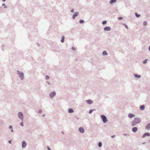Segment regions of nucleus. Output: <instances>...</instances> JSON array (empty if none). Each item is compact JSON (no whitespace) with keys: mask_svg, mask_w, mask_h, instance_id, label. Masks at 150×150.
Here are the masks:
<instances>
[{"mask_svg":"<svg viewBox=\"0 0 150 150\" xmlns=\"http://www.w3.org/2000/svg\"><path fill=\"white\" fill-rule=\"evenodd\" d=\"M42 112V110H40H40H39L38 111V113L40 114V113H41Z\"/></svg>","mask_w":150,"mask_h":150,"instance_id":"31","label":"nucleus"},{"mask_svg":"<svg viewBox=\"0 0 150 150\" xmlns=\"http://www.w3.org/2000/svg\"><path fill=\"white\" fill-rule=\"evenodd\" d=\"M134 76L136 78H140L141 77V76L140 75H138L136 74H134Z\"/></svg>","mask_w":150,"mask_h":150,"instance_id":"16","label":"nucleus"},{"mask_svg":"<svg viewBox=\"0 0 150 150\" xmlns=\"http://www.w3.org/2000/svg\"><path fill=\"white\" fill-rule=\"evenodd\" d=\"M79 14V13L78 12H75L74 13V14L72 16V18L74 19Z\"/></svg>","mask_w":150,"mask_h":150,"instance_id":"8","label":"nucleus"},{"mask_svg":"<svg viewBox=\"0 0 150 150\" xmlns=\"http://www.w3.org/2000/svg\"><path fill=\"white\" fill-rule=\"evenodd\" d=\"M84 22V21L82 20H80L79 21V23L81 24L83 23Z\"/></svg>","mask_w":150,"mask_h":150,"instance_id":"27","label":"nucleus"},{"mask_svg":"<svg viewBox=\"0 0 150 150\" xmlns=\"http://www.w3.org/2000/svg\"><path fill=\"white\" fill-rule=\"evenodd\" d=\"M102 54L103 56H105L107 55L108 54V53L106 51H104L102 52Z\"/></svg>","mask_w":150,"mask_h":150,"instance_id":"19","label":"nucleus"},{"mask_svg":"<svg viewBox=\"0 0 150 150\" xmlns=\"http://www.w3.org/2000/svg\"><path fill=\"white\" fill-rule=\"evenodd\" d=\"M124 135H125V136H129V134H123Z\"/></svg>","mask_w":150,"mask_h":150,"instance_id":"42","label":"nucleus"},{"mask_svg":"<svg viewBox=\"0 0 150 150\" xmlns=\"http://www.w3.org/2000/svg\"><path fill=\"white\" fill-rule=\"evenodd\" d=\"M123 25H124L125 26V27L127 28V29H128V27L127 26V25H126L125 24H123Z\"/></svg>","mask_w":150,"mask_h":150,"instance_id":"32","label":"nucleus"},{"mask_svg":"<svg viewBox=\"0 0 150 150\" xmlns=\"http://www.w3.org/2000/svg\"><path fill=\"white\" fill-rule=\"evenodd\" d=\"M27 145V144L25 141L24 140L22 142V147L24 149L25 148Z\"/></svg>","mask_w":150,"mask_h":150,"instance_id":"6","label":"nucleus"},{"mask_svg":"<svg viewBox=\"0 0 150 150\" xmlns=\"http://www.w3.org/2000/svg\"><path fill=\"white\" fill-rule=\"evenodd\" d=\"M138 130V128L136 127H133L132 129V132H136Z\"/></svg>","mask_w":150,"mask_h":150,"instance_id":"14","label":"nucleus"},{"mask_svg":"<svg viewBox=\"0 0 150 150\" xmlns=\"http://www.w3.org/2000/svg\"><path fill=\"white\" fill-rule=\"evenodd\" d=\"M147 22L146 21H144L143 22V25L144 26H146L147 24Z\"/></svg>","mask_w":150,"mask_h":150,"instance_id":"28","label":"nucleus"},{"mask_svg":"<svg viewBox=\"0 0 150 150\" xmlns=\"http://www.w3.org/2000/svg\"><path fill=\"white\" fill-rule=\"evenodd\" d=\"M102 146V143L101 142H99L98 143V146L99 147H100Z\"/></svg>","mask_w":150,"mask_h":150,"instance_id":"22","label":"nucleus"},{"mask_svg":"<svg viewBox=\"0 0 150 150\" xmlns=\"http://www.w3.org/2000/svg\"><path fill=\"white\" fill-rule=\"evenodd\" d=\"M128 117L130 118H132L135 116V115L132 113H129L128 115Z\"/></svg>","mask_w":150,"mask_h":150,"instance_id":"13","label":"nucleus"},{"mask_svg":"<svg viewBox=\"0 0 150 150\" xmlns=\"http://www.w3.org/2000/svg\"><path fill=\"white\" fill-rule=\"evenodd\" d=\"M56 95V93L55 91H52L51 92L49 95L50 97V98H53Z\"/></svg>","mask_w":150,"mask_h":150,"instance_id":"5","label":"nucleus"},{"mask_svg":"<svg viewBox=\"0 0 150 150\" xmlns=\"http://www.w3.org/2000/svg\"><path fill=\"white\" fill-rule=\"evenodd\" d=\"M11 140H9L8 141V143L10 144H11Z\"/></svg>","mask_w":150,"mask_h":150,"instance_id":"39","label":"nucleus"},{"mask_svg":"<svg viewBox=\"0 0 150 150\" xmlns=\"http://www.w3.org/2000/svg\"><path fill=\"white\" fill-rule=\"evenodd\" d=\"M9 128L11 129V132H13V127L11 125H10L9 126Z\"/></svg>","mask_w":150,"mask_h":150,"instance_id":"21","label":"nucleus"},{"mask_svg":"<svg viewBox=\"0 0 150 150\" xmlns=\"http://www.w3.org/2000/svg\"><path fill=\"white\" fill-rule=\"evenodd\" d=\"M86 101L87 103L90 105L91 104L93 103L92 100L90 99L86 100Z\"/></svg>","mask_w":150,"mask_h":150,"instance_id":"11","label":"nucleus"},{"mask_svg":"<svg viewBox=\"0 0 150 150\" xmlns=\"http://www.w3.org/2000/svg\"><path fill=\"white\" fill-rule=\"evenodd\" d=\"M150 136V134L148 132H146L144 134L142 135V137L143 138H145L146 136Z\"/></svg>","mask_w":150,"mask_h":150,"instance_id":"9","label":"nucleus"},{"mask_svg":"<svg viewBox=\"0 0 150 150\" xmlns=\"http://www.w3.org/2000/svg\"><path fill=\"white\" fill-rule=\"evenodd\" d=\"M135 15L137 18H139L140 16V15L138 14L137 13H135Z\"/></svg>","mask_w":150,"mask_h":150,"instance_id":"23","label":"nucleus"},{"mask_svg":"<svg viewBox=\"0 0 150 150\" xmlns=\"http://www.w3.org/2000/svg\"><path fill=\"white\" fill-rule=\"evenodd\" d=\"M23 122H21V123H20V125L22 126V127H23L24 126V125H23Z\"/></svg>","mask_w":150,"mask_h":150,"instance_id":"33","label":"nucleus"},{"mask_svg":"<svg viewBox=\"0 0 150 150\" xmlns=\"http://www.w3.org/2000/svg\"><path fill=\"white\" fill-rule=\"evenodd\" d=\"M45 116V114H44V115H42V117H44V116Z\"/></svg>","mask_w":150,"mask_h":150,"instance_id":"45","label":"nucleus"},{"mask_svg":"<svg viewBox=\"0 0 150 150\" xmlns=\"http://www.w3.org/2000/svg\"><path fill=\"white\" fill-rule=\"evenodd\" d=\"M100 117L103 123H105L108 121L105 115H101Z\"/></svg>","mask_w":150,"mask_h":150,"instance_id":"4","label":"nucleus"},{"mask_svg":"<svg viewBox=\"0 0 150 150\" xmlns=\"http://www.w3.org/2000/svg\"><path fill=\"white\" fill-rule=\"evenodd\" d=\"M71 49L73 51H75L76 50V49H75V48L73 47H71Z\"/></svg>","mask_w":150,"mask_h":150,"instance_id":"35","label":"nucleus"},{"mask_svg":"<svg viewBox=\"0 0 150 150\" xmlns=\"http://www.w3.org/2000/svg\"><path fill=\"white\" fill-rule=\"evenodd\" d=\"M105 31H109L111 30V28L109 26H106L104 28Z\"/></svg>","mask_w":150,"mask_h":150,"instance_id":"10","label":"nucleus"},{"mask_svg":"<svg viewBox=\"0 0 150 150\" xmlns=\"http://www.w3.org/2000/svg\"><path fill=\"white\" fill-rule=\"evenodd\" d=\"M141 121V120L140 118L135 117L134 119V120L132 121V126H135L137 124L140 123Z\"/></svg>","mask_w":150,"mask_h":150,"instance_id":"1","label":"nucleus"},{"mask_svg":"<svg viewBox=\"0 0 150 150\" xmlns=\"http://www.w3.org/2000/svg\"><path fill=\"white\" fill-rule=\"evenodd\" d=\"M68 112L69 113H72L74 112V111L72 108H70L68 109Z\"/></svg>","mask_w":150,"mask_h":150,"instance_id":"15","label":"nucleus"},{"mask_svg":"<svg viewBox=\"0 0 150 150\" xmlns=\"http://www.w3.org/2000/svg\"><path fill=\"white\" fill-rule=\"evenodd\" d=\"M118 19L119 20H121L123 19V18L121 17H118Z\"/></svg>","mask_w":150,"mask_h":150,"instance_id":"34","label":"nucleus"},{"mask_svg":"<svg viewBox=\"0 0 150 150\" xmlns=\"http://www.w3.org/2000/svg\"><path fill=\"white\" fill-rule=\"evenodd\" d=\"M145 108V106L144 105L140 106V109L141 110H143Z\"/></svg>","mask_w":150,"mask_h":150,"instance_id":"17","label":"nucleus"},{"mask_svg":"<svg viewBox=\"0 0 150 150\" xmlns=\"http://www.w3.org/2000/svg\"><path fill=\"white\" fill-rule=\"evenodd\" d=\"M95 110V109L90 110L89 111V113L90 114H91L92 113V112L93 111Z\"/></svg>","mask_w":150,"mask_h":150,"instance_id":"24","label":"nucleus"},{"mask_svg":"<svg viewBox=\"0 0 150 150\" xmlns=\"http://www.w3.org/2000/svg\"><path fill=\"white\" fill-rule=\"evenodd\" d=\"M79 131L81 133H83L84 132V129L82 127H80L79 128Z\"/></svg>","mask_w":150,"mask_h":150,"instance_id":"7","label":"nucleus"},{"mask_svg":"<svg viewBox=\"0 0 150 150\" xmlns=\"http://www.w3.org/2000/svg\"><path fill=\"white\" fill-rule=\"evenodd\" d=\"M47 149L48 150H51V149L48 146H47Z\"/></svg>","mask_w":150,"mask_h":150,"instance_id":"41","label":"nucleus"},{"mask_svg":"<svg viewBox=\"0 0 150 150\" xmlns=\"http://www.w3.org/2000/svg\"><path fill=\"white\" fill-rule=\"evenodd\" d=\"M2 6H4V8H7V6H6L5 5V4L4 3L2 4Z\"/></svg>","mask_w":150,"mask_h":150,"instance_id":"30","label":"nucleus"},{"mask_svg":"<svg viewBox=\"0 0 150 150\" xmlns=\"http://www.w3.org/2000/svg\"><path fill=\"white\" fill-rule=\"evenodd\" d=\"M107 21H104L102 22V24L103 25L106 24L107 23Z\"/></svg>","mask_w":150,"mask_h":150,"instance_id":"29","label":"nucleus"},{"mask_svg":"<svg viewBox=\"0 0 150 150\" xmlns=\"http://www.w3.org/2000/svg\"><path fill=\"white\" fill-rule=\"evenodd\" d=\"M47 84L48 85H51V83L49 81H47Z\"/></svg>","mask_w":150,"mask_h":150,"instance_id":"36","label":"nucleus"},{"mask_svg":"<svg viewBox=\"0 0 150 150\" xmlns=\"http://www.w3.org/2000/svg\"><path fill=\"white\" fill-rule=\"evenodd\" d=\"M49 78H50V77L49 76L47 75L45 76V79L46 80H48L49 79Z\"/></svg>","mask_w":150,"mask_h":150,"instance_id":"26","label":"nucleus"},{"mask_svg":"<svg viewBox=\"0 0 150 150\" xmlns=\"http://www.w3.org/2000/svg\"><path fill=\"white\" fill-rule=\"evenodd\" d=\"M71 12L73 13L74 12V10L73 9H72L71 11Z\"/></svg>","mask_w":150,"mask_h":150,"instance_id":"40","label":"nucleus"},{"mask_svg":"<svg viewBox=\"0 0 150 150\" xmlns=\"http://www.w3.org/2000/svg\"><path fill=\"white\" fill-rule=\"evenodd\" d=\"M64 38H65V37H64V36H62V39L61 40V42H62L63 43L64 42Z\"/></svg>","mask_w":150,"mask_h":150,"instance_id":"20","label":"nucleus"},{"mask_svg":"<svg viewBox=\"0 0 150 150\" xmlns=\"http://www.w3.org/2000/svg\"><path fill=\"white\" fill-rule=\"evenodd\" d=\"M18 116L21 121L23 122V113L21 112H19L18 113Z\"/></svg>","mask_w":150,"mask_h":150,"instance_id":"3","label":"nucleus"},{"mask_svg":"<svg viewBox=\"0 0 150 150\" xmlns=\"http://www.w3.org/2000/svg\"><path fill=\"white\" fill-rule=\"evenodd\" d=\"M62 133H63V132H62Z\"/></svg>","mask_w":150,"mask_h":150,"instance_id":"47","label":"nucleus"},{"mask_svg":"<svg viewBox=\"0 0 150 150\" xmlns=\"http://www.w3.org/2000/svg\"><path fill=\"white\" fill-rule=\"evenodd\" d=\"M116 1H117V0H111L110 1L109 3L110 4H112L113 3H115L116 2Z\"/></svg>","mask_w":150,"mask_h":150,"instance_id":"18","label":"nucleus"},{"mask_svg":"<svg viewBox=\"0 0 150 150\" xmlns=\"http://www.w3.org/2000/svg\"><path fill=\"white\" fill-rule=\"evenodd\" d=\"M148 60L147 59H146L143 62V63L144 64H145L147 63V61Z\"/></svg>","mask_w":150,"mask_h":150,"instance_id":"25","label":"nucleus"},{"mask_svg":"<svg viewBox=\"0 0 150 150\" xmlns=\"http://www.w3.org/2000/svg\"><path fill=\"white\" fill-rule=\"evenodd\" d=\"M4 1H5L6 0H2Z\"/></svg>","mask_w":150,"mask_h":150,"instance_id":"46","label":"nucleus"},{"mask_svg":"<svg viewBox=\"0 0 150 150\" xmlns=\"http://www.w3.org/2000/svg\"><path fill=\"white\" fill-rule=\"evenodd\" d=\"M17 74L18 75L21 80H23L24 79V74L22 71L21 72L19 70H17Z\"/></svg>","mask_w":150,"mask_h":150,"instance_id":"2","label":"nucleus"},{"mask_svg":"<svg viewBox=\"0 0 150 150\" xmlns=\"http://www.w3.org/2000/svg\"><path fill=\"white\" fill-rule=\"evenodd\" d=\"M79 119V118L77 117H75V120H78Z\"/></svg>","mask_w":150,"mask_h":150,"instance_id":"37","label":"nucleus"},{"mask_svg":"<svg viewBox=\"0 0 150 150\" xmlns=\"http://www.w3.org/2000/svg\"><path fill=\"white\" fill-rule=\"evenodd\" d=\"M115 135H113L111 136V137L112 138H114L115 137Z\"/></svg>","mask_w":150,"mask_h":150,"instance_id":"38","label":"nucleus"},{"mask_svg":"<svg viewBox=\"0 0 150 150\" xmlns=\"http://www.w3.org/2000/svg\"><path fill=\"white\" fill-rule=\"evenodd\" d=\"M145 128L147 130H150V123H148L145 127Z\"/></svg>","mask_w":150,"mask_h":150,"instance_id":"12","label":"nucleus"},{"mask_svg":"<svg viewBox=\"0 0 150 150\" xmlns=\"http://www.w3.org/2000/svg\"><path fill=\"white\" fill-rule=\"evenodd\" d=\"M145 144V142H143L142 143V144Z\"/></svg>","mask_w":150,"mask_h":150,"instance_id":"44","label":"nucleus"},{"mask_svg":"<svg viewBox=\"0 0 150 150\" xmlns=\"http://www.w3.org/2000/svg\"><path fill=\"white\" fill-rule=\"evenodd\" d=\"M149 51H150V46L149 47Z\"/></svg>","mask_w":150,"mask_h":150,"instance_id":"43","label":"nucleus"}]
</instances>
